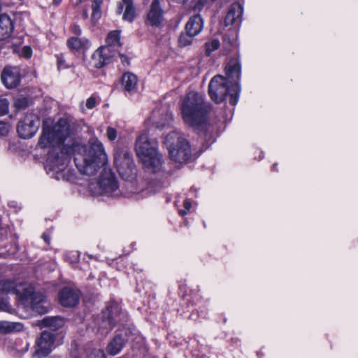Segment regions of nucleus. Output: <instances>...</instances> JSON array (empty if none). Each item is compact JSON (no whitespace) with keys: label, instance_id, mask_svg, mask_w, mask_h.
<instances>
[{"label":"nucleus","instance_id":"cd10ccee","mask_svg":"<svg viewBox=\"0 0 358 358\" xmlns=\"http://www.w3.org/2000/svg\"><path fill=\"white\" fill-rule=\"evenodd\" d=\"M106 43L108 46L111 48H118L120 43V33L117 31H110L106 38Z\"/></svg>","mask_w":358,"mask_h":358},{"label":"nucleus","instance_id":"4468645a","mask_svg":"<svg viewBox=\"0 0 358 358\" xmlns=\"http://www.w3.org/2000/svg\"><path fill=\"white\" fill-rule=\"evenodd\" d=\"M163 19V10L159 0H153L147 14L146 23L153 27H159Z\"/></svg>","mask_w":358,"mask_h":358},{"label":"nucleus","instance_id":"2f4dec72","mask_svg":"<svg viewBox=\"0 0 358 358\" xmlns=\"http://www.w3.org/2000/svg\"><path fill=\"white\" fill-rule=\"evenodd\" d=\"M220 45V41L217 39H214L210 42L206 43V53L207 55H210V53L219 48Z\"/></svg>","mask_w":358,"mask_h":358},{"label":"nucleus","instance_id":"c85d7f7f","mask_svg":"<svg viewBox=\"0 0 358 358\" xmlns=\"http://www.w3.org/2000/svg\"><path fill=\"white\" fill-rule=\"evenodd\" d=\"M102 3L101 0H94L92 3V13L91 15V20L93 23H95L101 17V5Z\"/></svg>","mask_w":358,"mask_h":358},{"label":"nucleus","instance_id":"7ed1b4c3","mask_svg":"<svg viewBox=\"0 0 358 358\" xmlns=\"http://www.w3.org/2000/svg\"><path fill=\"white\" fill-rule=\"evenodd\" d=\"M181 111L185 122L189 126L197 129L205 127L207 108L202 95L196 92H189L182 101Z\"/></svg>","mask_w":358,"mask_h":358},{"label":"nucleus","instance_id":"a878e982","mask_svg":"<svg viewBox=\"0 0 358 358\" xmlns=\"http://www.w3.org/2000/svg\"><path fill=\"white\" fill-rule=\"evenodd\" d=\"M6 283H13V282H0V294H1V293L15 294V292H13L14 290L12 288L10 289L9 292H7L8 287L3 286V285ZM0 310L6 311L8 313H12V308L9 306L7 301L4 299H2V298H0Z\"/></svg>","mask_w":358,"mask_h":358},{"label":"nucleus","instance_id":"49530a36","mask_svg":"<svg viewBox=\"0 0 358 358\" xmlns=\"http://www.w3.org/2000/svg\"><path fill=\"white\" fill-rule=\"evenodd\" d=\"M63 64V60L62 59H58V66L60 68L62 65Z\"/></svg>","mask_w":358,"mask_h":358},{"label":"nucleus","instance_id":"a18cd8bd","mask_svg":"<svg viewBox=\"0 0 358 358\" xmlns=\"http://www.w3.org/2000/svg\"><path fill=\"white\" fill-rule=\"evenodd\" d=\"M125 5L132 4V0H122Z\"/></svg>","mask_w":358,"mask_h":358},{"label":"nucleus","instance_id":"6ab92c4d","mask_svg":"<svg viewBox=\"0 0 358 358\" xmlns=\"http://www.w3.org/2000/svg\"><path fill=\"white\" fill-rule=\"evenodd\" d=\"M243 14V7L239 3H233L225 17L224 25H231L236 22H241V17Z\"/></svg>","mask_w":358,"mask_h":358},{"label":"nucleus","instance_id":"f704fd0d","mask_svg":"<svg viewBox=\"0 0 358 358\" xmlns=\"http://www.w3.org/2000/svg\"><path fill=\"white\" fill-rule=\"evenodd\" d=\"M8 111V101L5 98H0V116L6 115Z\"/></svg>","mask_w":358,"mask_h":358},{"label":"nucleus","instance_id":"a19ab883","mask_svg":"<svg viewBox=\"0 0 358 358\" xmlns=\"http://www.w3.org/2000/svg\"><path fill=\"white\" fill-rule=\"evenodd\" d=\"M184 208H185V210H180L179 211V213L184 216L187 214V211L190 209L191 208V203L188 200H186L185 202H184Z\"/></svg>","mask_w":358,"mask_h":358},{"label":"nucleus","instance_id":"2eb2a0df","mask_svg":"<svg viewBox=\"0 0 358 358\" xmlns=\"http://www.w3.org/2000/svg\"><path fill=\"white\" fill-rule=\"evenodd\" d=\"M59 300L63 306L73 307L78 303L79 294L72 289L65 287L61 290Z\"/></svg>","mask_w":358,"mask_h":358},{"label":"nucleus","instance_id":"79ce46f5","mask_svg":"<svg viewBox=\"0 0 358 358\" xmlns=\"http://www.w3.org/2000/svg\"><path fill=\"white\" fill-rule=\"evenodd\" d=\"M71 31L73 34H75L77 36H80L82 33V30H81V28L80 27L79 25L76 24H74L72 27H71Z\"/></svg>","mask_w":358,"mask_h":358},{"label":"nucleus","instance_id":"0eeeda50","mask_svg":"<svg viewBox=\"0 0 358 358\" xmlns=\"http://www.w3.org/2000/svg\"><path fill=\"white\" fill-rule=\"evenodd\" d=\"M165 144L169 150L170 157L178 163H183L190 157L188 142L176 131H172L165 138Z\"/></svg>","mask_w":358,"mask_h":358},{"label":"nucleus","instance_id":"c9c22d12","mask_svg":"<svg viewBox=\"0 0 358 358\" xmlns=\"http://www.w3.org/2000/svg\"><path fill=\"white\" fill-rule=\"evenodd\" d=\"M117 130L112 127H108L106 129V136L108 139L110 141H114L117 138Z\"/></svg>","mask_w":358,"mask_h":358},{"label":"nucleus","instance_id":"f03ea898","mask_svg":"<svg viewBox=\"0 0 358 358\" xmlns=\"http://www.w3.org/2000/svg\"><path fill=\"white\" fill-rule=\"evenodd\" d=\"M135 150L148 171L158 173L162 170L164 161L155 138H150L145 133L140 134L136 141Z\"/></svg>","mask_w":358,"mask_h":358},{"label":"nucleus","instance_id":"aec40b11","mask_svg":"<svg viewBox=\"0 0 358 358\" xmlns=\"http://www.w3.org/2000/svg\"><path fill=\"white\" fill-rule=\"evenodd\" d=\"M203 22L199 15H195L189 18L187 22L185 31L189 36H196L203 29Z\"/></svg>","mask_w":358,"mask_h":358},{"label":"nucleus","instance_id":"9b49d317","mask_svg":"<svg viewBox=\"0 0 358 358\" xmlns=\"http://www.w3.org/2000/svg\"><path fill=\"white\" fill-rule=\"evenodd\" d=\"M117 50L110 46H103L97 49L92 55V62L94 67L99 69L110 62Z\"/></svg>","mask_w":358,"mask_h":358},{"label":"nucleus","instance_id":"e433bc0d","mask_svg":"<svg viewBox=\"0 0 358 358\" xmlns=\"http://www.w3.org/2000/svg\"><path fill=\"white\" fill-rule=\"evenodd\" d=\"M9 132V126L4 122L0 121V136H6Z\"/></svg>","mask_w":358,"mask_h":358},{"label":"nucleus","instance_id":"423d86ee","mask_svg":"<svg viewBox=\"0 0 358 358\" xmlns=\"http://www.w3.org/2000/svg\"><path fill=\"white\" fill-rule=\"evenodd\" d=\"M3 286L8 287V292L12 288L14 290L13 292H15V294L24 303L29 304L35 312L39 314H44L47 312V308L42 304L45 301L44 296L40 293H35L31 286L15 283H6Z\"/></svg>","mask_w":358,"mask_h":358},{"label":"nucleus","instance_id":"20e7f679","mask_svg":"<svg viewBox=\"0 0 358 358\" xmlns=\"http://www.w3.org/2000/svg\"><path fill=\"white\" fill-rule=\"evenodd\" d=\"M240 86L238 83L229 85V82L222 76H214L208 85V92L211 99L216 102H222L229 94V102L234 106L238 102V96L240 92Z\"/></svg>","mask_w":358,"mask_h":358},{"label":"nucleus","instance_id":"c03bdc74","mask_svg":"<svg viewBox=\"0 0 358 358\" xmlns=\"http://www.w3.org/2000/svg\"><path fill=\"white\" fill-rule=\"evenodd\" d=\"M88 17V14H87V8H84L83 9V17L84 20H86Z\"/></svg>","mask_w":358,"mask_h":358},{"label":"nucleus","instance_id":"72a5a7b5","mask_svg":"<svg viewBox=\"0 0 358 358\" xmlns=\"http://www.w3.org/2000/svg\"><path fill=\"white\" fill-rule=\"evenodd\" d=\"M14 105L17 109H24L28 106L29 101L24 97L19 98L15 99Z\"/></svg>","mask_w":358,"mask_h":358},{"label":"nucleus","instance_id":"9d476101","mask_svg":"<svg viewBox=\"0 0 358 358\" xmlns=\"http://www.w3.org/2000/svg\"><path fill=\"white\" fill-rule=\"evenodd\" d=\"M55 347V335L43 331L37 342L34 357L43 358L48 356Z\"/></svg>","mask_w":358,"mask_h":358},{"label":"nucleus","instance_id":"39448f33","mask_svg":"<svg viewBox=\"0 0 358 358\" xmlns=\"http://www.w3.org/2000/svg\"><path fill=\"white\" fill-rule=\"evenodd\" d=\"M70 134V124L66 119H60L52 127H50L45 122L38 145L41 148L59 145L69 136Z\"/></svg>","mask_w":358,"mask_h":358},{"label":"nucleus","instance_id":"412c9836","mask_svg":"<svg viewBox=\"0 0 358 358\" xmlns=\"http://www.w3.org/2000/svg\"><path fill=\"white\" fill-rule=\"evenodd\" d=\"M14 28L11 18L6 14L0 15V40L8 38Z\"/></svg>","mask_w":358,"mask_h":358},{"label":"nucleus","instance_id":"dca6fc26","mask_svg":"<svg viewBox=\"0 0 358 358\" xmlns=\"http://www.w3.org/2000/svg\"><path fill=\"white\" fill-rule=\"evenodd\" d=\"M1 80L7 88L16 87L20 82L18 70L15 68H5L1 74Z\"/></svg>","mask_w":358,"mask_h":358},{"label":"nucleus","instance_id":"6e6552de","mask_svg":"<svg viewBox=\"0 0 358 358\" xmlns=\"http://www.w3.org/2000/svg\"><path fill=\"white\" fill-rule=\"evenodd\" d=\"M114 162L119 174L124 179L128 180L134 175V164L128 153L116 152Z\"/></svg>","mask_w":358,"mask_h":358},{"label":"nucleus","instance_id":"bb28decb","mask_svg":"<svg viewBox=\"0 0 358 358\" xmlns=\"http://www.w3.org/2000/svg\"><path fill=\"white\" fill-rule=\"evenodd\" d=\"M226 73L229 78L238 79L241 74L240 64L236 61L229 62L226 67Z\"/></svg>","mask_w":358,"mask_h":358},{"label":"nucleus","instance_id":"7c9ffc66","mask_svg":"<svg viewBox=\"0 0 358 358\" xmlns=\"http://www.w3.org/2000/svg\"><path fill=\"white\" fill-rule=\"evenodd\" d=\"M125 6L126 8L123 15V19L129 22H132L135 18V8L132 4Z\"/></svg>","mask_w":358,"mask_h":358},{"label":"nucleus","instance_id":"f257e3e1","mask_svg":"<svg viewBox=\"0 0 358 358\" xmlns=\"http://www.w3.org/2000/svg\"><path fill=\"white\" fill-rule=\"evenodd\" d=\"M75 164L85 175H94L108 162L103 143L97 138L91 139L85 145L75 147Z\"/></svg>","mask_w":358,"mask_h":358},{"label":"nucleus","instance_id":"4c0bfd02","mask_svg":"<svg viewBox=\"0 0 358 358\" xmlns=\"http://www.w3.org/2000/svg\"><path fill=\"white\" fill-rule=\"evenodd\" d=\"M89 358H105V354L101 350H94L90 354Z\"/></svg>","mask_w":358,"mask_h":358},{"label":"nucleus","instance_id":"09e8293b","mask_svg":"<svg viewBox=\"0 0 358 358\" xmlns=\"http://www.w3.org/2000/svg\"><path fill=\"white\" fill-rule=\"evenodd\" d=\"M62 0H53V3L56 6L59 5L61 3Z\"/></svg>","mask_w":358,"mask_h":358},{"label":"nucleus","instance_id":"393cba45","mask_svg":"<svg viewBox=\"0 0 358 358\" xmlns=\"http://www.w3.org/2000/svg\"><path fill=\"white\" fill-rule=\"evenodd\" d=\"M41 323L43 327H50L53 330H56L64 325V321L62 317L59 316L47 317L42 320Z\"/></svg>","mask_w":358,"mask_h":358},{"label":"nucleus","instance_id":"f8f14e48","mask_svg":"<svg viewBox=\"0 0 358 358\" xmlns=\"http://www.w3.org/2000/svg\"><path fill=\"white\" fill-rule=\"evenodd\" d=\"M119 308L117 304L111 305L106 308L103 313V319L99 324L98 331L101 334H108L116 324V316L118 313Z\"/></svg>","mask_w":358,"mask_h":358},{"label":"nucleus","instance_id":"8fccbe9b","mask_svg":"<svg viewBox=\"0 0 358 358\" xmlns=\"http://www.w3.org/2000/svg\"><path fill=\"white\" fill-rule=\"evenodd\" d=\"M43 238H44V240H45V241L46 243H49V241H50V238L47 237V236H46V235H45V234L43 236Z\"/></svg>","mask_w":358,"mask_h":358},{"label":"nucleus","instance_id":"473e14b6","mask_svg":"<svg viewBox=\"0 0 358 358\" xmlns=\"http://www.w3.org/2000/svg\"><path fill=\"white\" fill-rule=\"evenodd\" d=\"M194 36H189L188 33L182 34L179 38V44L180 46H187L190 45Z\"/></svg>","mask_w":358,"mask_h":358},{"label":"nucleus","instance_id":"f3484780","mask_svg":"<svg viewBox=\"0 0 358 358\" xmlns=\"http://www.w3.org/2000/svg\"><path fill=\"white\" fill-rule=\"evenodd\" d=\"M172 120V115L169 111L155 110L152 113L149 122L155 124L157 127L163 128L166 125H169Z\"/></svg>","mask_w":358,"mask_h":358},{"label":"nucleus","instance_id":"a211bd4d","mask_svg":"<svg viewBox=\"0 0 358 358\" xmlns=\"http://www.w3.org/2000/svg\"><path fill=\"white\" fill-rule=\"evenodd\" d=\"M129 330L124 331V335L122 334H117L113 340L108 345L107 352L111 355H115L118 354L122 348H123L125 342L128 339H125L124 336H127Z\"/></svg>","mask_w":358,"mask_h":358},{"label":"nucleus","instance_id":"ea45409f","mask_svg":"<svg viewBox=\"0 0 358 358\" xmlns=\"http://www.w3.org/2000/svg\"><path fill=\"white\" fill-rule=\"evenodd\" d=\"M32 55L31 48L29 46H24L22 50V55L24 57L29 58Z\"/></svg>","mask_w":358,"mask_h":358},{"label":"nucleus","instance_id":"5701e85b","mask_svg":"<svg viewBox=\"0 0 358 358\" xmlns=\"http://www.w3.org/2000/svg\"><path fill=\"white\" fill-rule=\"evenodd\" d=\"M90 41L85 38L71 37L67 41L68 47L73 50H82L90 47Z\"/></svg>","mask_w":358,"mask_h":358},{"label":"nucleus","instance_id":"4be33fe9","mask_svg":"<svg viewBox=\"0 0 358 358\" xmlns=\"http://www.w3.org/2000/svg\"><path fill=\"white\" fill-rule=\"evenodd\" d=\"M23 329V324L20 322L0 321V335L19 332Z\"/></svg>","mask_w":358,"mask_h":358},{"label":"nucleus","instance_id":"58836bf2","mask_svg":"<svg viewBox=\"0 0 358 358\" xmlns=\"http://www.w3.org/2000/svg\"><path fill=\"white\" fill-rule=\"evenodd\" d=\"M96 104V100L94 96H90L87 99L86 101V107L88 109H92L95 107Z\"/></svg>","mask_w":358,"mask_h":358},{"label":"nucleus","instance_id":"de8ad7c7","mask_svg":"<svg viewBox=\"0 0 358 358\" xmlns=\"http://www.w3.org/2000/svg\"><path fill=\"white\" fill-rule=\"evenodd\" d=\"M122 9H123L122 6L121 4H120L118 6V11H117L119 14H120L122 13Z\"/></svg>","mask_w":358,"mask_h":358},{"label":"nucleus","instance_id":"3c124183","mask_svg":"<svg viewBox=\"0 0 358 358\" xmlns=\"http://www.w3.org/2000/svg\"><path fill=\"white\" fill-rule=\"evenodd\" d=\"M84 1L85 0H78V1L76 3V5L83 3Z\"/></svg>","mask_w":358,"mask_h":358},{"label":"nucleus","instance_id":"c756f323","mask_svg":"<svg viewBox=\"0 0 358 358\" xmlns=\"http://www.w3.org/2000/svg\"><path fill=\"white\" fill-rule=\"evenodd\" d=\"M68 162L67 156H62L56 159L55 162H52V167L54 170L59 171L64 169Z\"/></svg>","mask_w":358,"mask_h":358},{"label":"nucleus","instance_id":"ddd939ff","mask_svg":"<svg viewBox=\"0 0 358 358\" xmlns=\"http://www.w3.org/2000/svg\"><path fill=\"white\" fill-rule=\"evenodd\" d=\"M98 186L100 189V193L113 194L118 189L117 181L114 173L110 171H104L99 179Z\"/></svg>","mask_w":358,"mask_h":358},{"label":"nucleus","instance_id":"37998d69","mask_svg":"<svg viewBox=\"0 0 358 358\" xmlns=\"http://www.w3.org/2000/svg\"><path fill=\"white\" fill-rule=\"evenodd\" d=\"M120 59H121V62L123 64H126V65H129V58L122 55V54H120Z\"/></svg>","mask_w":358,"mask_h":358},{"label":"nucleus","instance_id":"1a4fd4ad","mask_svg":"<svg viewBox=\"0 0 358 358\" xmlns=\"http://www.w3.org/2000/svg\"><path fill=\"white\" fill-rule=\"evenodd\" d=\"M39 125L38 117L34 114H29L19 122L17 131L22 138H30L36 133Z\"/></svg>","mask_w":358,"mask_h":358},{"label":"nucleus","instance_id":"b1692460","mask_svg":"<svg viewBox=\"0 0 358 358\" xmlns=\"http://www.w3.org/2000/svg\"><path fill=\"white\" fill-rule=\"evenodd\" d=\"M121 83L126 91L132 92L136 87L137 78L131 73H125L122 77Z\"/></svg>","mask_w":358,"mask_h":358}]
</instances>
